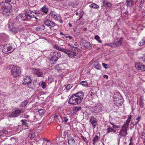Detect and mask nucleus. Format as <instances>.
<instances>
[{
    "mask_svg": "<svg viewBox=\"0 0 145 145\" xmlns=\"http://www.w3.org/2000/svg\"><path fill=\"white\" fill-rule=\"evenodd\" d=\"M84 94L82 92L79 91L72 95L70 97L69 103L71 104L76 105L80 103L82 101Z\"/></svg>",
    "mask_w": 145,
    "mask_h": 145,
    "instance_id": "f257e3e1",
    "label": "nucleus"
},
{
    "mask_svg": "<svg viewBox=\"0 0 145 145\" xmlns=\"http://www.w3.org/2000/svg\"><path fill=\"white\" fill-rule=\"evenodd\" d=\"M22 17L21 14L18 15L11 25L9 24L8 27L11 31L14 33L18 32V27L20 25V23L22 21Z\"/></svg>",
    "mask_w": 145,
    "mask_h": 145,
    "instance_id": "f03ea898",
    "label": "nucleus"
},
{
    "mask_svg": "<svg viewBox=\"0 0 145 145\" xmlns=\"http://www.w3.org/2000/svg\"><path fill=\"white\" fill-rule=\"evenodd\" d=\"M11 0H6L5 2L0 3V12L3 15H6L7 13L9 12L11 8V5L9 3Z\"/></svg>",
    "mask_w": 145,
    "mask_h": 145,
    "instance_id": "7ed1b4c3",
    "label": "nucleus"
},
{
    "mask_svg": "<svg viewBox=\"0 0 145 145\" xmlns=\"http://www.w3.org/2000/svg\"><path fill=\"white\" fill-rule=\"evenodd\" d=\"M21 14L22 15V20H29L33 18L37 19V16L35 15V12L30 10H28L24 13L25 15L24 17H23L22 14Z\"/></svg>",
    "mask_w": 145,
    "mask_h": 145,
    "instance_id": "20e7f679",
    "label": "nucleus"
},
{
    "mask_svg": "<svg viewBox=\"0 0 145 145\" xmlns=\"http://www.w3.org/2000/svg\"><path fill=\"white\" fill-rule=\"evenodd\" d=\"M11 73L12 75L15 77L19 76L21 74L20 69L17 66H13L11 68Z\"/></svg>",
    "mask_w": 145,
    "mask_h": 145,
    "instance_id": "39448f33",
    "label": "nucleus"
},
{
    "mask_svg": "<svg viewBox=\"0 0 145 145\" xmlns=\"http://www.w3.org/2000/svg\"><path fill=\"white\" fill-rule=\"evenodd\" d=\"M51 57L50 58V61H53L54 63H55L57 60L61 57V55L59 52H54L51 53Z\"/></svg>",
    "mask_w": 145,
    "mask_h": 145,
    "instance_id": "423d86ee",
    "label": "nucleus"
},
{
    "mask_svg": "<svg viewBox=\"0 0 145 145\" xmlns=\"http://www.w3.org/2000/svg\"><path fill=\"white\" fill-rule=\"evenodd\" d=\"M102 105L101 104H97L92 108H90V110L93 113L97 114L102 111Z\"/></svg>",
    "mask_w": 145,
    "mask_h": 145,
    "instance_id": "0eeeda50",
    "label": "nucleus"
},
{
    "mask_svg": "<svg viewBox=\"0 0 145 145\" xmlns=\"http://www.w3.org/2000/svg\"><path fill=\"white\" fill-rule=\"evenodd\" d=\"M14 50V48L10 44H7L3 47L2 51L5 54H8L12 52Z\"/></svg>",
    "mask_w": 145,
    "mask_h": 145,
    "instance_id": "6e6552de",
    "label": "nucleus"
},
{
    "mask_svg": "<svg viewBox=\"0 0 145 145\" xmlns=\"http://www.w3.org/2000/svg\"><path fill=\"white\" fill-rule=\"evenodd\" d=\"M24 110L23 109L17 108L8 115L9 117L11 118L17 117L20 114L24 112Z\"/></svg>",
    "mask_w": 145,
    "mask_h": 145,
    "instance_id": "1a4fd4ad",
    "label": "nucleus"
},
{
    "mask_svg": "<svg viewBox=\"0 0 145 145\" xmlns=\"http://www.w3.org/2000/svg\"><path fill=\"white\" fill-rule=\"evenodd\" d=\"M71 48L72 51L67 49V52L65 53L68 55L69 57L71 58L74 57L76 56V53L74 52V51H76L78 50V48L76 47H72Z\"/></svg>",
    "mask_w": 145,
    "mask_h": 145,
    "instance_id": "9d476101",
    "label": "nucleus"
},
{
    "mask_svg": "<svg viewBox=\"0 0 145 145\" xmlns=\"http://www.w3.org/2000/svg\"><path fill=\"white\" fill-rule=\"evenodd\" d=\"M32 72L36 74L38 77H42L43 75V72L39 69L33 68Z\"/></svg>",
    "mask_w": 145,
    "mask_h": 145,
    "instance_id": "9b49d317",
    "label": "nucleus"
},
{
    "mask_svg": "<svg viewBox=\"0 0 145 145\" xmlns=\"http://www.w3.org/2000/svg\"><path fill=\"white\" fill-rule=\"evenodd\" d=\"M31 81V80L29 76H24L22 80L23 84H30Z\"/></svg>",
    "mask_w": 145,
    "mask_h": 145,
    "instance_id": "f8f14e48",
    "label": "nucleus"
},
{
    "mask_svg": "<svg viewBox=\"0 0 145 145\" xmlns=\"http://www.w3.org/2000/svg\"><path fill=\"white\" fill-rule=\"evenodd\" d=\"M81 42L84 47L87 48H89L91 47V44L90 42L87 41L86 40L84 39H82L81 40Z\"/></svg>",
    "mask_w": 145,
    "mask_h": 145,
    "instance_id": "ddd939ff",
    "label": "nucleus"
},
{
    "mask_svg": "<svg viewBox=\"0 0 145 145\" xmlns=\"http://www.w3.org/2000/svg\"><path fill=\"white\" fill-rule=\"evenodd\" d=\"M127 129L126 127H123L119 132V135L122 137H125L127 134Z\"/></svg>",
    "mask_w": 145,
    "mask_h": 145,
    "instance_id": "4468645a",
    "label": "nucleus"
},
{
    "mask_svg": "<svg viewBox=\"0 0 145 145\" xmlns=\"http://www.w3.org/2000/svg\"><path fill=\"white\" fill-rule=\"evenodd\" d=\"M44 24L47 26L52 27L56 25V24L54 22L49 20H46L44 22Z\"/></svg>",
    "mask_w": 145,
    "mask_h": 145,
    "instance_id": "2eb2a0df",
    "label": "nucleus"
},
{
    "mask_svg": "<svg viewBox=\"0 0 145 145\" xmlns=\"http://www.w3.org/2000/svg\"><path fill=\"white\" fill-rule=\"evenodd\" d=\"M123 41L122 39L121 38L119 40L112 43V47H116L121 45Z\"/></svg>",
    "mask_w": 145,
    "mask_h": 145,
    "instance_id": "dca6fc26",
    "label": "nucleus"
},
{
    "mask_svg": "<svg viewBox=\"0 0 145 145\" xmlns=\"http://www.w3.org/2000/svg\"><path fill=\"white\" fill-rule=\"evenodd\" d=\"M90 121L94 128H95L97 125V121L96 118L93 116H91L90 118Z\"/></svg>",
    "mask_w": 145,
    "mask_h": 145,
    "instance_id": "f3484780",
    "label": "nucleus"
},
{
    "mask_svg": "<svg viewBox=\"0 0 145 145\" xmlns=\"http://www.w3.org/2000/svg\"><path fill=\"white\" fill-rule=\"evenodd\" d=\"M135 67L136 69L139 70H140L142 71L145 70V66L141 63H137L135 64Z\"/></svg>",
    "mask_w": 145,
    "mask_h": 145,
    "instance_id": "a211bd4d",
    "label": "nucleus"
},
{
    "mask_svg": "<svg viewBox=\"0 0 145 145\" xmlns=\"http://www.w3.org/2000/svg\"><path fill=\"white\" fill-rule=\"evenodd\" d=\"M120 98L116 100H114L113 101L114 104H115L116 106H119L121 105L123 103V100Z\"/></svg>",
    "mask_w": 145,
    "mask_h": 145,
    "instance_id": "6ab92c4d",
    "label": "nucleus"
},
{
    "mask_svg": "<svg viewBox=\"0 0 145 145\" xmlns=\"http://www.w3.org/2000/svg\"><path fill=\"white\" fill-rule=\"evenodd\" d=\"M108 127L107 128V129H106V131L107 133H108L110 132H113V133H115L116 132V129L113 128L112 127H110V126L109 125L108 126Z\"/></svg>",
    "mask_w": 145,
    "mask_h": 145,
    "instance_id": "aec40b11",
    "label": "nucleus"
},
{
    "mask_svg": "<svg viewBox=\"0 0 145 145\" xmlns=\"http://www.w3.org/2000/svg\"><path fill=\"white\" fill-rule=\"evenodd\" d=\"M68 140L69 145H75V141L73 138L72 137L69 138Z\"/></svg>",
    "mask_w": 145,
    "mask_h": 145,
    "instance_id": "412c9836",
    "label": "nucleus"
},
{
    "mask_svg": "<svg viewBox=\"0 0 145 145\" xmlns=\"http://www.w3.org/2000/svg\"><path fill=\"white\" fill-rule=\"evenodd\" d=\"M5 36L4 34L0 35V43H3L6 41Z\"/></svg>",
    "mask_w": 145,
    "mask_h": 145,
    "instance_id": "4be33fe9",
    "label": "nucleus"
},
{
    "mask_svg": "<svg viewBox=\"0 0 145 145\" xmlns=\"http://www.w3.org/2000/svg\"><path fill=\"white\" fill-rule=\"evenodd\" d=\"M45 28L44 25H42L38 26L36 28V29L37 31H40L43 30Z\"/></svg>",
    "mask_w": 145,
    "mask_h": 145,
    "instance_id": "5701e85b",
    "label": "nucleus"
},
{
    "mask_svg": "<svg viewBox=\"0 0 145 145\" xmlns=\"http://www.w3.org/2000/svg\"><path fill=\"white\" fill-rule=\"evenodd\" d=\"M113 98L114 100L118 99L120 98H122L120 94L118 93H115L113 96Z\"/></svg>",
    "mask_w": 145,
    "mask_h": 145,
    "instance_id": "b1692460",
    "label": "nucleus"
},
{
    "mask_svg": "<svg viewBox=\"0 0 145 145\" xmlns=\"http://www.w3.org/2000/svg\"><path fill=\"white\" fill-rule=\"evenodd\" d=\"M54 18L56 20L59 21V22L61 23L63 22V21L61 19V16L59 15H56Z\"/></svg>",
    "mask_w": 145,
    "mask_h": 145,
    "instance_id": "393cba45",
    "label": "nucleus"
},
{
    "mask_svg": "<svg viewBox=\"0 0 145 145\" xmlns=\"http://www.w3.org/2000/svg\"><path fill=\"white\" fill-rule=\"evenodd\" d=\"M93 67L97 69H99L101 68V66L98 63H96L94 64Z\"/></svg>",
    "mask_w": 145,
    "mask_h": 145,
    "instance_id": "a878e982",
    "label": "nucleus"
},
{
    "mask_svg": "<svg viewBox=\"0 0 145 145\" xmlns=\"http://www.w3.org/2000/svg\"><path fill=\"white\" fill-rule=\"evenodd\" d=\"M133 0H127L126 3L127 6L128 7H131L132 5L133 1Z\"/></svg>",
    "mask_w": 145,
    "mask_h": 145,
    "instance_id": "bb28decb",
    "label": "nucleus"
},
{
    "mask_svg": "<svg viewBox=\"0 0 145 145\" xmlns=\"http://www.w3.org/2000/svg\"><path fill=\"white\" fill-rule=\"evenodd\" d=\"M28 102L27 100H26L22 102L20 105V106L22 107L25 106L28 103Z\"/></svg>",
    "mask_w": 145,
    "mask_h": 145,
    "instance_id": "cd10ccee",
    "label": "nucleus"
},
{
    "mask_svg": "<svg viewBox=\"0 0 145 145\" xmlns=\"http://www.w3.org/2000/svg\"><path fill=\"white\" fill-rule=\"evenodd\" d=\"M99 140V137L97 135H96L93 140V143L95 145Z\"/></svg>",
    "mask_w": 145,
    "mask_h": 145,
    "instance_id": "c85d7f7f",
    "label": "nucleus"
},
{
    "mask_svg": "<svg viewBox=\"0 0 145 145\" xmlns=\"http://www.w3.org/2000/svg\"><path fill=\"white\" fill-rule=\"evenodd\" d=\"M27 120H22L21 122L22 124L26 127H28V124L27 122Z\"/></svg>",
    "mask_w": 145,
    "mask_h": 145,
    "instance_id": "c756f323",
    "label": "nucleus"
},
{
    "mask_svg": "<svg viewBox=\"0 0 145 145\" xmlns=\"http://www.w3.org/2000/svg\"><path fill=\"white\" fill-rule=\"evenodd\" d=\"M143 99L142 97L141 96L139 98V105L141 107H142V106L143 105Z\"/></svg>",
    "mask_w": 145,
    "mask_h": 145,
    "instance_id": "7c9ffc66",
    "label": "nucleus"
},
{
    "mask_svg": "<svg viewBox=\"0 0 145 145\" xmlns=\"http://www.w3.org/2000/svg\"><path fill=\"white\" fill-rule=\"evenodd\" d=\"M89 7L93 8H97L99 7V6L97 4L95 3H92L89 5Z\"/></svg>",
    "mask_w": 145,
    "mask_h": 145,
    "instance_id": "2f4dec72",
    "label": "nucleus"
},
{
    "mask_svg": "<svg viewBox=\"0 0 145 145\" xmlns=\"http://www.w3.org/2000/svg\"><path fill=\"white\" fill-rule=\"evenodd\" d=\"M81 109L80 106H76L73 108V111L74 112H76L80 110Z\"/></svg>",
    "mask_w": 145,
    "mask_h": 145,
    "instance_id": "473e14b6",
    "label": "nucleus"
},
{
    "mask_svg": "<svg viewBox=\"0 0 145 145\" xmlns=\"http://www.w3.org/2000/svg\"><path fill=\"white\" fill-rule=\"evenodd\" d=\"M95 39L97 40L99 43H101V41L100 40V37L97 35H96L95 36Z\"/></svg>",
    "mask_w": 145,
    "mask_h": 145,
    "instance_id": "72a5a7b5",
    "label": "nucleus"
},
{
    "mask_svg": "<svg viewBox=\"0 0 145 145\" xmlns=\"http://www.w3.org/2000/svg\"><path fill=\"white\" fill-rule=\"evenodd\" d=\"M59 50L60 51L63 52H64V53H65V52H67V49H65L64 48H61V47L59 46V50Z\"/></svg>",
    "mask_w": 145,
    "mask_h": 145,
    "instance_id": "f704fd0d",
    "label": "nucleus"
},
{
    "mask_svg": "<svg viewBox=\"0 0 145 145\" xmlns=\"http://www.w3.org/2000/svg\"><path fill=\"white\" fill-rule=\"evenodd\" d=\"M131 117H132L131 115L130 116L128 117L126 123V124H127V125H129V124L131 120Z\"/></svg>",
    "mask_w": 145,
    "mask_h": 145,
    "instance_id": "c9c22d12",
    "label": "nucleus"
},
{
    "mask_svg": "<svg viewBox=\"0 0 145 145\" xmlns=\"http://www.w3.org/2000/svg\"><path fill=\"white\" fill-rule=\"evenodd\" d=\"M42 11L46 13H47V12L48 11V9L46 7H43L41 8Z\"/></svg>",
    "mask_w": 145,
    "mask_h": 145,
    "instance_id": "e433bc0d",
    "label": "nucleus"
},
{
    "mask_svg": "<svg viewBox=\"0 0 145 145\" xmlns=\"http://www.w3.org/2000/svg\"><path fill=\"white\" fill-rule=\"evenodd\" d=\"M35 136V133H32L29 135V137L31 139H33L34 138Z\"/></svg>",
    "mask_w": 145,
    "mask_h": 145,
    "instance_id": "4c0bfd02",
    "label": "nucleus"
},
{
    "mask_svg": "<svg viewBox=\"0 0 145 145\" xmlns=\"http://www.w3.org/2000/svg\"><path fill=\"white\" fill-rule=\"evenodd\" d=\"M73 86V85L72 84H68L66 87V89L67 90H69Z\"/></svg>",
    "mask_w": 145,
    "mask_h": 145,
    "instance_id": "58836bf2",
    "label": "nucleus"
},
{
    "mask_svg": "<svg viewBox=\"0 0 145 145\" xmlns=\"http://www.w3.org/2000/svg\"><path fill=\"white\" fill-rule=\"evenodd\" d=\"M81 84L84 86H88V83L86 81H82L80 82Z\"/></svg>",
    "mask_w": 145,
    "mask_h": 145,
    "instance_id": "ea45409f",
    "label": "nucleus"
},
{
    "mask_svg": "<svg viewBox=\"0 0 145 145\" xmlns=\"http://www.w3.org/2000/svg\"><path fill=\"white\" fill-rule=\"evenodd\" d=\"M105 6L107 7H110L112 5L109 2H107L105 3Z\"/></svg>",
    "mask_w": 145,
    "mask_h": 145,
    "instance_id": "a19ab883",
    "label": "nucleus"
},
{
    "mask_svg": "<svg viewBox=\"0 0 145 145\" xmlns=\"http://www.w3.org/2000/svg\"><path fill=\"white\" fill-rule=\"evenodd\" d=\"M44 110L42 109H40L38 110V112H39L40 115L44 113Z\"/></svg>",
    "mask_w": 145,
    "mask_h": 145,
    "instance_id": "79ce46f5",
    "label": "nucleus"
},
{
    "mask_svg": "<svg viewBox=\"0 0 145 145\" xmlns=\"http://www.w3.org/2000/svg\"><path fill=\"white\" fill-rule=\"evenodd\" d=\"M102 64L103 67L105 69H107L109 68V65L107 64L104 63H102Z\"/></svg>",
    "mask_w": 145,
    "mask_h": 145,
    "instance_id": "37998d69",
    "label": "nucleus"
},
{
    "mask_svg": "<svg viewBox=\"0 0 145 145\" xmlns=\"http://www.w3.org/2000/svg\"><path fill=\"white\" fill-rule=\"evenodd\" d=\"M41 86L42 88L44 89V88L46 87V83L45 82H42V83L41 84Z\"/></svg>",
    "mask_w": 145,
    "mask_h": 145,
    "instance_id": "c03bdc74",
    "label": "nucleus"
},
{
    "mask_svg": "<svg viewBox=\"0 0 145 145\" xmlns=\"http://www.w3.org/2000/svg\"><path fill=\"white\" fill-rule=\"evenodd\" d=\"M63 119H64V120H63V121L65 123L67 122L68 121V119L66 117H64L63 118Z\"/></svg>",
    "mask_w": 145,
    "mask_h": 145,
    "instance_id": "a18cd8bd",
    "label": "nucleus"
},
{
    "mask_svg": "<svg viewBox=\"0 0 145 145\" xmlns=\"http://www.w3.org/2000/svg\"><path fill=\"white\" fill-rule=\"evenodd\" d=\"M50 14L51 16L53 17L54 18L55 17L56 15V14L55 13V12H54L53 11H51L50 12Z\"/></svg>",
    "mask_w": 145,
    "mask_h": 145,
    "instance_id": "49530a36",
    "label": "nucleus"
},
{
    "mask_svg": "<svg viewBox=\"0 0 145 145\" xmlns=\"http://www.w3.org/2000/svg\"><path fill=\"white\" fill-rule=\"evenodd\" d=\"M2 133L4 134H7L8 133V131L7 130H4L2 131H0V133Z\"/></svg>",
    "mask_w": 145,
    "mask_h": 145,
    "instance_id": "de8ad7c7",
    "label": "nucleus"
},
{
    "mask_svg": "<svg viewBox=\"0 0 145 145\" xmlns=\"http://www.w3.org/2000/svg\"><path fill=\"white\" fill-rule=\"evenodd\" d=\"M59 46L58 45H55L53 46V48L56 49L57 50H59Z\"/></svg>",
    "mask_w": 145,
    "mask_h": 145,
    "instance_id": "09e8293b",
    "label": "nucleus"
},
{
    "mask_svg": "<svg viewBox=\"0 0 145 145\" xmlns=\"http://www.w3.org/2000/svg\"><path fill=\"white\" fill-rule=\"evenodd\" d=\"M142 138L145 140V133L143 132L142 133Z\"/></svg>",
    "mask_w": 145,
    "mask_h": 145,
    "instance_id": "8fccbe9b",
    "label": "nucleus"
},
{
    "mask_svg": "<svg viewBox=\"0 0 145 145\" xmlns=\"http://www.w3.org/2000/svg\"><path fill=\"white\" fill-rule=\"evenodd\" d=\"M141 43H142V45H143L145 44V40H142L140 42V43H139V44H140V45H141Z\"/></svg>",
    "mask_w": 145,
    "mask_h": 145,
    "instance_id": "3c124183",
    "label": "nucleus"
},
{
    "mask_svg": "<svg viewBox=\"0 0 145 145\" xmlns=\"http://www.w3.org/2000/svg\"><path fill=\"white\" fill-rule=\"evenodd\" d=\"M85 22L84 21L82 20L78 24L79 25H82L84 24L85 23Z\"/></svg>",
    "mask_w": 145,
    "mask_h": 145,
    "instance_id": "603ef678",
    "label": "nucleus"
},
{
    "mask_svg": "<svg viewBox=\"0 0 145 145\" xmlns=\"http://www.w3.org/2000/svg\"><path fill=\"white\" fill-rule=\"evenodd\" d=\"M68 131L66 130L64 132L63 136H66V135L68 134Z\"/></svg>",
    "mask_w": 145,
    "mask_h": 145,
    "instance_id": "864d4df0",
    "label": "nucleus"
},
{
    "mask_svg": "<svg viewBox=\"0 0 145 145\" xmlns=\"http://www.w3.org/2000/svg\"><path fill=\"white\" fill-rule=\"evenodd\" d=\"M112 43L110 44H109L108 43H106L105 44V45L106 46H110L111 47H112Z\"/></svg>",
    "mask_w": 145,
    "mask_h": 145,
    "instance_id": "5fc2aeb1",
    "label": "nucleus"
},
{
    "mask_svg": "<svg viewBox=\"0 0 145 145\" xmlns=\"http://www.w3.org/2000/svg\"><path fill=\"white\" fill-rule=\"evenodd\" d=\"M65 37L66 38H69L70 40H71L72 39V37L69 36H65Z\"/></svg>",
    "mask_w": 145,
    "mask_h": 145,
    "instance_id": "6e6d98bb",
    "label": "nucleus"
},
{
    "mask_svg": "<svg viewBox=\"0 0 145 145\" xmlns=\"http://www.w3.org/2000/svg\"><path fill=\"white\" fill-rule=\"evenodd\" d=\"M142 59L145 62V54L142 57Z\"/></svg>",
    "mask_w": 145,
    "mask_h": 145,
    "instance_id": "4d7b16f0",
    "label": "nucleus"
},
{
    "mask_svg": "<svg viewBox=\"0 0 145 145\" xmlns=\"http://www.w3.org/2000/svg\"><path fill=\"white\" fill-rule=\"evenodd\" d=\"M124 14H125V16L126 17H127L128 16V12L126 11L125 12Z\"/></svg>",
    "mask_w": 145,
    "mask_h": 145,
    "instance_id": "13d9d810",
    "label": "nucleus"
},
{
    "mask_svg": "<svg viewBox=\"0 0 145 145\" xmlns=\"http://www.w3.org/2000/svg\"><path fill=\"white\" fill-rule=\"evenodd\" d=\"M141 118V116H138L137 118L136 119V120H137V121H139L140 119Z\"/></svg>",
    "mask_w": 145,
    "mask_h": 145,
    "instance_id": "bf43d9fd",
    "label": "nucleus"
},
{
    "mask_svg": "<svg viewBox=\"0 0 145 145\" xmlns=\"http://www.w3.org/2000/svg\"><path fill=\"white\" fill-rule=\"evenodd\" d=\"M85 142L88 143V140L85 137L84 138L82 139Z\"/></svg>",
    "mask_w": 145,
    "mask_h": 145,
    "instance_id": "052dcab7",
    "label": "nucleus"
},
{
    "mask_svg": "<svg viewBox=\"0 0 145 145\" xmlns=\"http://www.w3.org/2000/svg\"><path fill=\"white\" fill-rule=\"evenodd\" d=\"M103 76V77L107 79L108 78V76L107 75H105Z\"/></svg>",
    "mask_w": 145,
    "mask_h": 145,
    "instance_id": "680f3d73",
    "label": "nucleus"
},
{
    "mask_svg": "<svg viewBox=\"0 0 145 145\" xmlns=\"http://www.w3.org/2000/svg\"><path fill=\"white\" fill-rule=\"evenodd\" d=\"M40 13V12L39 11H36L35 12V15L36 16V15Z\"/></svg>",
    "mask_w": 145,
    "mask_h": 145,
    "instance_id": "e2e57ef3",
    "label": "nucleus"
},
{
    "mask_svg": "<svg viewBox=\"0 0 145 145\" xmlns=\"http://www.w3.org/2000/svg\"><path fill=\"white\" fill-rule=\"evenodd\" d=\"M140 1L141 4H143L144 2V0H140Z\"/></svg>",
    "mask_w": 145,
    "mask_h": 145,
    "instance_id": "0e129e2a",
    "label": "nucleus"
},
{
    "mask_svg": "<svg viewBox=\"0 0 145 145\" xmlns=\"http://www.w3.org/2000/svg\"><path fill=\"white\" fill-rule=\"evenodd\" d=\"M29 117V116L28 115H25V118H28Z\"/></svg>",
    "mask_w": 145,
    "mask_h": 145,
    "instance_id": "69168bd1",
    "label": "nucleus"
},
{
    "mask_svg": "<svg viewBox=\"0 0 145 145\" xmlns=\"http://www.w3.org/2000/svg\"><path fill=\"white\" fill-rule=\"evenodd\" d=\"M117 125H115L114 124V125H113L112 126V127L113 128H116L117 127Z\"/></svg>",
    "mask_w": 145,
    "mask_h": 145,
    "instance_id": "338daca9",
    "label": "nucleus"
},
{
    "mask_svg": "<svg viewBox=\"0 0 145 145\" xmlns=\"http://www.w3.org/2000/svg\"><path fill=\"white\" fill-rule=\"evenodd\" d=\"M60 34L61 35H64L65 36H66L65 35H64L63 33L61 32L60 33Z\"/></svg>",
    "mask_w": 145,
    "mask_h": 145,
    "instance_id": "774afa93",
    "label": "nucleus"
}]
</instances>
